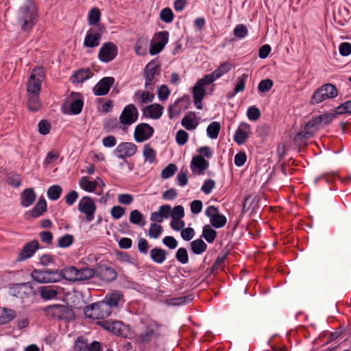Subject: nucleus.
Returning <instances> with one entry per match:
<instances>
[{"instance_id": "nucleus-1", "label": "nucleus", "mask_w": 351, "mask_h": 351, "mask_svg": "<svg viewBox=\"0 0 351 351\" xmlns=\"http://www.w3.org/2000/svg\"><path fill=\"white\" fill-rule=\"evenodd\" d=\"M38 12L33 0H26L18 11V23L25 32H30L38 21Z\"/></svg>"}, {"instance_id": "nucleus-2", "label": "nucleus", "mask_w": 351, "mask_h": 351, "mask_svg": "<svg viewBox=\"0 0 351 351\" xmlns=\"http://www.w3.org/2000/svg\"><path fill=\"white\" fill-rule=\"evenodd\" d=\"M160 327V325L156 321H149L145 324L144 329L140 334L134 335V343L139 347L145 348L152 341H157L160 337V333L158 332Z\"/></svg>"}, {"instance_id": "nucleus-3", "label": "nucleus", "mask_w": 351, "mask_h": 351, "mask_svg": "<svg viewBox=\"0 0 351 351\" xmlns=\"http://www.w3.org/2000/svg\"><path fill=\"white\" fill-rule=\"evenodd\" d=\"M43 311L47 317L51 319L68 322L75 319V313L71 306L56 304L45 306Z\"/></svg>"}, {"instance_id": "nucleus-4", "label": "nucleus", "mask_w": 351, "mask_h": 351, "mask_svg": "<svg viewBox=\"0 0 351 351\" xmlns=\"http://www.w3.org/2000/svg\"><path fill=\"white\" fill-rule=\"evenodd\" d=\"M71 101L65 99L61 105L62 112L64 114L77 115L82 111L84 106V97L81 93L71 92L70 94Z\"/></svg>"}, {"instance_id": "nucleus-5", "label": "nucleus", "mask_w": 351, "mask_h": 351, "mask_svg": "<svg viewBox=\"0 0 351 351\" xmlns=\"http://www.w3.org/2000/svg\"><path fill=\"white\" fill-rule=\"evenodd\" d=\"M338 93V89L333 84H324L317 88L313 93L309 100V104L313 106L328 99H334L337 97Z\"/></svg>"}, {"instance_id": "nucleus-6", "label": "nucleus", "mask_w": 351, "mask_h": 351, "mask_svg": "<svg viewBox=\"0 0 351 351\" xmlns=\"http://www.w3.org/2000/svg\"><path fill=\"white\" fill-rule=\"evenodd\" d=\"M108 260H102L97 263L94 267L95 277L105 282H112L117 278V271L110 265Z\"/></svg>"}, {"instance_id": "nucleus-7", "label": "nucleus", "mask_w": 351, "mask_h": 351, "mask_svg": "<svg viewBox=\"0 0 351 351\" xmlns=\"http://www.w3.org/2000/svg\"><path fill=\"white\" fill-rule=\"evenodd\" d=\"M169 33L168 31H160L154 34L150 42L149 53L151 56L159 54L169 42Z\"/></svg>"}, {"instance_id": "nucleus-8", "label": "nucleus", "mask_w": 351, "mask_h": 351, "mask_svg": "<svg viewBox=\"0 0 351 351\" xmlns=\"http://www.w3.org/2000/svg\"><path fill=\"white\" fill-rule=\"evenodd\" d=\"M45 77V71L43 66H37L33 69L29 79L27 86L28 93L39 94L41 89V80L39 77Z\"/></svg>"}, {"instance_id": "nucleus-9", "label": "nucleus", "mask_w": 351, "mask_h": 351, "mask_svg": "<svg viewBox=\"0 0 351 351\" xmlns=\"http://www.w3.org/2000/svg\"><path fill=\"white\" fill-rule=\"evenodd\" d=\"M106 32L105 25L99 28L91 27L86 33L83 45L86 48H95L99 45L102 34Z\"/></svg>"}, {"instance_id": "nucleus-10", "label": "nucleus", "mask_w": 351, "mask_h": 351, "mask_svg": "<svg viewBox=\"0 0 351 351\" xmlns=\"http://www.w3.org/2000/svg\"><path fill=\"white\" fill-rule=\"evenodd\" d=\"M77 209L81 213L85 215L86 221L90 222L94 219L97 206L93 198L84 196L79 202Z\"/></svg>"}, {"instance_id": "nucleus-11", "label": "nucleus", "mask_w": 351, "mask_h": 351, "mask_svg": "<svg viewBox=\"0 0 351 351\" xmlns=\"http://www.w3.org/2000/svg\"><path fill=\"white\" fill-rule=\"evenodd\" d=\"M191 104V97L184 95L179 97L173 104L168 107V115L170 119L178 116L181 112L186 110Z\"/></svg>"}, {"instance_id": "nucleus-12", "label": "nucleus", "mask_w": 351, "mask_h": 351, "mask_svg": "<svg viewBox=\"0 0 351 351\" xmlns=\"http://www.w3.org/2000/svg\"><path fill=\"white\" fill-rule=\"evenodd\" d=\"M138 117V112L134 104L127 105L123 110L120 117L119 122L123 125V130L136 122Z\"/></svg>"}, {"instance_id": "nucleus-13", "label": "nucleus", "mask_w": 351, "mask_h": 351, "mask_svg": "<svg viewBox=\"0 0 351 351\" xmlns=\"http://www.w3.org/2000/svg\"><path fill=\"white\" fill-rule=\"evenodd\" d=\"M205 215L210 218L211 226L214 228H223L227 223L226 216L220 213L218 207L215 206H209L205 211Z\"/></svg>"}, {"instance_id": "nucleus-14", "label": "nucleus", "mask_w": 351, "mask_h": 351, "mask_svg": "<svg viewBox=\"0 0 351 351\" xmlns=\"http://www.w3.org/2000/svg\"><path fill=\"white\" fill-rule=\"evenodd\" d=\"M118 54V47L112 42L104 43L99 49L98 59L104 63L112 61Z\"/></svg>"}, {"instance_id": "nucleus-15", "label": "nucleus", "mask_w": 351, "mask_h": 351, "mask_svg": "<svg viewBox=\"0 0 351 351\" xmlns=\"http://www.w3.org/2000/svg\"><path fill=\"white\" fill-rule=\"evenodd\" d=\"M154 133V129L147 123L138 124L134 132V138L137 143H142L149 139Z\"/></svg>"}, {"instance_id": "nucleus-16", "label": "nucleus", "mask_w": 351, "mask_h": 351, "mask_svg": "<svg viewBox=\"0 0 351 351\" xmlns=\"http://www.w3.org/2000/svg\"><path fill=\"white\" fill-rule=\"evenodd\" d=\"M39 242L36 239H34L24 245L20 252L19 253L16 261L21 262L32 258L36 252L42 248Z\"/></svg>"}, {"instance_id": "nucleus-17", "label": "nucleus", "mask_w": 351, "mask_h": 351, "mask_svg": "<svg viewBox=\"0 0 351 351\" xmlns=\"http://www.w3.org/2000/svg\"><path fill=\"white\" fill-rule=\"evenodd\" d=\"M161 63L158 58L152 60L149 62L144 69V75L145 78V86L148 85V83L153 82L155 76L160 75Z\"/></svg>"}, {"instance_id": "nucleus-18", "label": "nucleus", "mask_w": 351, "mask_h": 351, "mask_svg": "<svg viewBox=\"0 0 351 351\" xmlns=\"http://www.w3.org/2000/svg\"><path fill=\"white\" fill-rule=\"evenodd\" d=\"M47 210V202L43 196H40L32 210H27L24 214L27 221L38 218L42 216Z\"/></svg>"}, {"instance_id": "nucleus-19", "label": "nucleus", "mask_w": 351, "mask_h": 351, "mask_svg": "<svg viewBox=\"0 0 351 351\" xmlns=\"http://www.w3.org/2000/svg\"><path fill=\"white\" fill-rule=\"evenodd\" d=\"M136 152L137 146L134 143L123 142L117 147L114 154L119 158L125 159L134 156Z\"/></svg>"}, {"instance_id": "nucleus-20", "label": "nucleus", "mask_w": 351, "mask_h": 351, "mask_svg": "<svg viewBox=\"0 0 351 351\" xmlns=\"http://www.w3.org/2000/svg\"><path fill=\"white\" fill-rule=\"evenodd\" d=\"M113 77H104L101 78L93 87V92L96 96L106 95L114 83Z\"/></svg>"}, {"instance_id": "nucleus-21", "label": "nucleus", "mask_w": 351, "mask_h": 351, "mask_svg": "<svg viewBox=\"0 0 351 351\" xmlns=\"http://www.w3.org/2000/svg\"><path fill=\"white\" fill-rule=\"evenodd\" d=\"M164 107L159 104H152L144 107L142 110L143 117L158 119L161 117Z\"/></svg>"}, {"instance_id": "nucleus-22", "label": "nucleus", "mask_w": 351, "mask_h": 351, "mask_svg": "<svg viewBox=\"0 0 351 351\" xmlns=\"http://www.w3.org/2000/svg\"><path fill=\"white\" fill-rule=\"evenodd\" d=\"M250 133V124L245 122H241L235 132L234 136V142L239 145L244 144L248 138L249 134Z\"/></svg>"}, {"instance_id": "nucleus-23", "label": "nucleus", "mask_w": 351, "mask_h": 351, "mask_svg": "<svg viewBox=\"0 0 351 351\" xmlns=\"http://www.w3.org/2000/svg\"><path fill=\"white\" fill-rule=\"evenodd\" d=\"M209 162L202 156H194L191 161L190 167L193 173L203 174L208 168Z\"/></svg>"}, {"instance_id": "nucleus-24", "label": "nucleus", "mask_w": 351, "mask_h": 351, "mask_svg": "<svg viewBox=\"0 0 351 351\" xmlns=\"http://www.w3.org/2000/svg\"><path fill=\"white\" fill-rule=\"evenodd\" d=\"M232 249V247H230V244H228L226 245V247L223 249V252H225L224 254L222 256H218L216 260L215 261L214 263L213 264L212 267H208L205 271V277L202 280V282L206 280V278H209L215 270H217L220 264H221L228 254H230V250Z\"/></svg>"}, {"instance_id": "nucleus-25", "label": "nucleus", "mask_w": 351, "mask_h": 351, "mask_svg": "<svg viewBox=\"0 0 351 351\" xmlns=\"http://www.w3.org/2000/svg\"><path fill=\"white\" fill-rule=\"evenodd\" d=\"M49 269H34L31 273L32 280L40 284L53 283L55 279H49L48 274H51Z\"/></svg>"}, {"instance_id": "nucleus-26", "label": "nucleus", "mask_w": 351, "mask_h": 351, "mask_svg": "<svg viewBox=\"0 0 351 351\" xmlns=\"http://www.w3.org/2000/svg\"><path fill=\"white\" fill-rule=\"evenodd\" d=\"M182 125L189 131L194 130L199 125V120L195 112L189 111L181 121Z\"/></svg>"}, {"instance_id": "nucleus-27", "label": "nucleus", "mask_w": 351, "mask_h": 351, "mask_svg": "<svg viewBox=\"0 0 351 351\" xmlns=\"http://www.w3.org/2000/svg\"><path fill=\"white\" fill-rule=\"evenodd\" d=\"M21 205L23 207L32 206L36 199V193L34 188H26L20 194Z\"/></svg>"}, {"instance_id": "nucleus-28", "label": "nucleus", "mask_w": 351, "mask_h": 351, "mask_svg": "<svg viewBox=\"0 0 351 351\" xmlns=\"http://www.w3.org/2000/svg\"><path fill=\"white\" fill-rule=\"evenodd\" d=\"M168 252L160 247H155L149 251V256L153 263L162 264L167 259Z\"/></svg>"}, {"instance_id": "nucleus-29", "label": "nucleus", "mask_w": 351, "mask_h": 351, "mask_svg": "<svg viewBox=\"0 0 351 351\" xmlns=\"http://www.w3.org/2000/svg\"><path fill=\"white\" fill-rule=\"evenodd\" d=\"M101 15L100 10L98 8H92L88 14L87 20L88 25L93 26L95 28H99L100 25H104L103 23H100Z\"/></svg>"}, {"instance_id": "nucleus-30", "label": "nucleus", "mask_w": 351, "mask_h": 351, "mask_svg": "<svg viewBox=\"0 0 351 351\" xmlns=\"http://www.w3.org/2000/svg\"><path fill=\"white\" fill-rule=\"evenodd\" d=\"M39 295L43 300L47 301L56 298L58 292L51 286H40L38 288Z\"/></svg>"}, {"instance_id": "nucleus-31", "label": "nucleus", "mask_w": 351, "mask_h": 351, "mask_svg": "<svg viewBox=\"0 0 351 351\" xmlns=\"http://www.w3.org/2000/svg\"><path fill=\"white\" fill-rule=\"evenodd\" d=\"M112 313V308L104 300L98 302L97 312L95 319H103L108 317Z\"/></svg>"}, {"instance_id": "nucleus-32", "label": "nucleus", "mask_w": 351, "mask_h": 351, "mask_svg": "<svg viewBox=\"0 0 351 351\" xmlns=\"http://www.w3.org/2000/svg\"><path fill=\"white\" fill-rule=\"evenodd\" d=\"M207 247V244L202 239L201 237L190 243V250L193 254L196 255L203 254L206 251Z\"/></svg>"}, {"instance_id": "nucleus-33", "label": "nucleus", "mask_w": 351, "mask_h": 351, "mask_svg": "<svg viewBox=\"0 0 351 351\" xmlns=\"http://www.w3.org/2000/svg\"><path fill=\"white\" fill-rule=\"evenodd\" d=\"M62 279L72 282H78V269L76 267H67L62 269Z\"/></svg>"}, {"instance_id": "nucleus-34", "label": "nucleus", "mask_w": 351, "mask_h": 351, "mask_svg": "<svg viewBox=\"0 0 351 351\" xmlns=\"http://www.w3.org/2000/svg\"><path fill=\"white\" fill-rule=\"evenodd\" d=\"M122 298H123V294L120 291L117 290L107 293L104 301L112 308L118 306L119 302Z\"/></svg>"}, {"instance_id": "nucleus-35", "label": "nucleus", "mask_w": 351, "mask_h": 351, "mask_svg": "<svg viewBox=\"0 0 351 351\" xmlns=\"http://www.w3.org/2000/svg\"><path fill=\"white\" fill-rule=\"evenodd\" d=\"M149 43V39L147 37H139L134 45V50L138 56H145L147 53V47Z\"/></svg>"}, {"instance_id": "nucleus-36", "label": "nucleus", "mask_w": 351, "mask_h": 351, "mask_svg": "<svg viewBox=\"0 0 351 351\" xmlns=\"http://www.w3.org/2000/svg\"><path fill=\"white\" fill-rule=\"evenodd\" d=\"M79 184L80 187L85 191L93 193L94 192L98 185L96 180H90L88 176H83L80 180Z\"/></svg>"}, {"instance_id": "nucleus-37", "label": "nucleus", "mask_w": 351, "mask_h": 351, "mask_svg": "<svg viewBox=\"0 0 351 351\" xmlns=\"http://www.w3.org/2000/svg\"><path fill=\"white\" fill-rule=\"evenodd\" d=\"M213 76L210 74H208L204 75L202 78L197 80L195 84L192 87L195 90L206 93V90L205 88L206 86L210 85L214 82Z\"/></svg>"}, {"instance_id": "nucleus-38", "label": "nucleus", "mask_w": 351, "mask_h": 351, "mask_svg": "<svg viewBox=\"0 0 351 351\" xmlns=\"http://www.w3.org/2000/svg\"><path fill=\"white\" fill-rule=\"evenodd\" d=\"M129 220L131 223L140 227L144 226L146 223L144 215L136 209L130 212Z\"/></svg>"}, {"instance_id": "nucleus-39", "label": "nucleus", "mask_w": 351, "mask_h": 351, "mask_svg": "<svg viewBox=\"0 0 351 351\" xmlns=\"http://www.w3.org/2000/svg\"><path fill=\"white\" fill-rule=\"evenodd\" d=\"M217 237V231L209 225L203 227L201 238H204L208 243H213Z\"/></svg>"}, {"instance_id": "nucleus-40", "label": "nucleus", "mask_w": 351, "mask_h": 351, "mask_svg": "<svg viewBox=\"0 0 351 351\" xmlns=\"http://www.w3.org/2000/svg\"><path fill=\"white\" fill-rule=\"evenodd\" d=\"M1 325L6 324L16 317V312L10 308L4 307L0 313Z\"/></svg>"}, {"instance_id": "nucleus-41", "label": "nucleus", "mask_w": 351, "mask_h": 351, "mask_svg": "<svg viewBox=\"0 0 351 351\" xmlns=\"http://www.w3.org/2000/svg\"><path fill=\"white\" fill-rule=\"evenodd\" d=\"M294 145L297 147L298 152L301 153L304 149L308 145L306 138L304 136L301 132H298L293 136Z\"/></svg>"}, {"instance_id": "nucleus-42", "label": "nucleus", "mask_w": 351, "mask_h": 351, "mask_svg": "<svg viewBox=\"0 0 351 351\" xmlns=\"http://www.w3.org/2000/svg\"><path fill=\"white\" fill-rule=\"evenodd\" d=\"M27 286H29L30 289H32V284L30 282L10 284L9 288L10 290H12V295L19 298L22 297L23 294L25 293V291H22L23 288Z\"/></svg>"}, {"instance_id": "nucleus-43", "label": "nucleus", "mask_w": 351, "mask_h": 351, "mask_svg": "<svg viewBox=\"0 0 351 351\" xmlns=\"http://www.w3.org/2000/svg\"><path fill=\"white\" fill-rule=\"evenodd\" d=\"M139 97V103L143 105L153 101L154 99V94L150 91H136L134 94V97Z\"/></svg>"}, {"instance_id": "nucleus-44", "label": "nucleus", "mask_w": 351, "mask_h": 351, "mask_svg": "<svg viewBox=\"0 0 351 351\" xmlns=\"http://www.w3.org/2000/svg\"><path fill=\"white\" fill-rule=\"evenodd\" d=\"M62 193V188L58 184H53L49 187L47 195L50 200H58Z\"/></svg>"}, {"instance_id": "nucleus-45", "label": "nucleus", "mask_w": 351, "mask_h": 351, "mask_svg": "<svg viewBox=\"0 0 351 351\" xmlns=\"http://www.w3.org/2000/svg\"><path fill=\"white\" fill-rule=\"evenodd\" d=\"M143 155L145 160L149 164L156 162V152L149 144H145L143 147Z\"/></svg>"}, {"instance_id": "nucleus-46", "label": "nucleus", "mask_w": 351, "mask_h": 351, "mask_svg": "<svg viewBox=\"0 0 351 351\" xmlns=\"http://www.w3.org/2000/svg\"><path fill=\"white\" fill-rule=\"evenodd\" d=\"M77 278L78 281H84L95 277V273L94 267H84L78 269Z\"/></svg>"}, {"instance_id": "nucleus-47", "label": "nucleus", "mask_w": 351, "mask_h": 351, "mask_svg": "<svg viewBox=\"0 0 351 351\" xmlns=\"http://www.w3.org/2000/svg\"><path fill=\"white\" fill-rule=\"evenodd\" d=\"M28 97L27 106L28 109L32 112H37L40 108V102L39 101L38 95L36 93H30Z\"/></svg>"}, {"instance_id": "nucleus-48", "label": "nucleus", "mask_w": 351, "mask_h": 351, "mask_svg": "<svg viewBox=\"0 0 351 351\" xmlns=\"http://www.w3.org/2000/svg\"><path fill=\"white\" fill-rule=\"evenodd\" d=\"M221 130V125L217 121L210 123L206 129L207 136L211 139L217 138Z\"/></svg>"}, {"instance_id": "nucleus-49", "label": "nucleus", "mask_w": 351, "mask_h": 351, "mask_svg": "<svg viewBox=\"0 0 351 351\" xmlns=\"http://www.w3.org/2000/svg\"><path fill=\"white\" fill-rule=\"evenodd\" d=\"M163 232V228L161 225L156 223H152L148 230V236L153 239H157Z\"/></svg>"}, {"instance_id": "nucleus-50", "label": "nucleus", "mask_w": 351, "mask_h": 351, "mask_svg": "<svg viewBox=\"0 0 351 351\" xmlns=\"http://www.w3.org/2000/svg\"><path fill=\"white\" fill-rule=\"evenodd\" d=\"M89 78H90V75H84V71L83 70V69H80L73 73V74L71 76L69 80L73 84H77L80 82H83Z\"/></svg>"}, {"instance_id": "nucleus-51", "label": "nucleus", "mask_w": 351, "mask_h": 351, "mask_svg": "<svg viewBox=\"0 0 351 351\" xmlns=\"http://www.w3.org/2000/svg\"><path fill=\"white\" fill-rule=\"evenodd\" d=\"M74 241L73 235L65 234L58 239L57 246L60 248H66L70 247L73 243Z\"/></svg>"}, {"instance_id": "nucleus-52", "label": "nucleus", "mask_w": 351, "mask_h": 351, "mask_svg": "<svg viewBox=\"0 0 351 351\" xmlns=\"http://www.w3.org/2000/svg\"><path fill=\"white\" fill-rule=\"evenodd\" d=\"M193 97V101L195 107L201 110L203 108L202 101L204 98V97L206 95V93H204L197 90H195L194 88H191Z\"/></svg>"}, {"instance_id": "nucleus-53", "label": "nucleus", "mask_w": 351, "mask_h": 351, "mask_svg": "<svg viewBox=\"0 0 351 351\" xmlns=\"http://www.w3.org/2000/svg\"><path fill=\"white\" fill-rule=\"evenodd\" d=\"M112 326L111 327V332L118 337H121L124 338H130L128 337V335L124 332V330L122 328L123 326H125L123 323L121 321H114Z\"/></svg>"}, {"instance_id": "nucleus-54", "label": "nucleus", "mask_w": 351, "mask_h": 351, "mask_svg": "<svg viewBox=\"0 0 351 351\" xmlns=\"http://www.w3.org/2000/svg\"><path fill=\"white\" fill-rule=\"evenodd\" d=\"M88 339L83 335L79 336L75 341L73 350L75 351H87Z\"/></svg>"}, {"instance_id": "nucleus-55", "label": "nucleus", "mask_w": 351, "mask_h": 351, "mask_svg": "<svg viewBox=\"0 0 351 351\" xmlns=\"http://www.w3.org/2000/svg\"><path fill=\"white\" fill-rule=\"evenodd\" d=\"M177 171L178 167L176 165L170 163L161 171L160 177L165 180L169 179L173 176Z\"/></svg>"}, {"instance_id": "nucleus-56", "label": "nucleus", "mask_w": 351, "mask_h": 351, "mask_svg": "<svg viewBox=\"0 0 351 351\" xmlns=\"http://www.w3.org/2000/svg\"><path fill=\"white\" fill-rule=\"evenodd\" d=\"M338 115L336 112L333 111V113L327 112L317 116V119H319V125L321 128H323L326 125L330 124L332 120Z\"/></svg>"}, {"instance_id": "nucleus-57", "label": "nucleus", "mask_w": 351, "mask_h": 351, "mask_svg": "<svg viewBox=\"0 0 351 351\" xmlns=\"http://www.w3.org/2000/svg\"><path fill=\"white\" fill-rule=\"evenodd\" d=\"M334 112L338 115L344 114H351V100L346 101L334 108Z\"/></svg>"}, {"instance_id": "nucleus-58", "label": "nucleus", "mask_w": 351, "mask_h": 351, "mask_svg": "<svg viewBox=\"0 0 351 351\" xmlns=\"http://www.w3.org/2000/svg\"><path fill=\"white\" fill-rule=\"evenodd\" d=\"M98 302L86 306L83 310L86 317L95 319V314L97 312Z\"/></svg>"}, {"instance_id": "nucleus-59", "label": "nucleus", "mask_w": 351, "mask_h": 351, "mask_svg": "<svg viewBox=\"0 0 351 351\" xmlns=\"http://www.w3.org/2000/svg\"><path fill=\"white\" fill-rule=\"evenodd\" d=\"M175 258L181 264H186L189 262V254L185 247H180L177 250Z\"/></svg>"}, {"instance_id": "nucleus-60", "label": "nucleus", "mask_w": 351, "mask_h": 351, "mask_svg": "<svg viewBox=\"0 0 351 351\" xmlns=\"http://www.w3.org/2000/svg\"><path fill=\"white\" fill-rule=\"evenodd\" d=\"M174 18V14L171 8L167 7L160 11V19L166 23H170L173 21Z\"/></svg>"}, {"instance_id": "nucleus-61", "label": "nucleus", "mask_w": 351, "mask_h": 351, "mask_svg": "<svg viewBox=\"0 0 351 351\" xmlns=\"http://www.w3.org/2000/svg\"><path fill=\"white\" fill-rule=\"evenodd\" d=\"M119 128V122L117 117L107 119L103 125V129L106 132H111Z\"/></svg>"}, {"instance_id": "nucleus-62", "label": "nucleus", "mask_w": 351, "mask_h": 351, "mask_svg": "<svg viewBox=\"0 0 351 351\" xmlns=\"http://www.w3.org/2000/svg\"><path fill=\"white\" fill-rule=\"evenodd\" d=\"M274 86V82L271 79L262 80L258 85V90L260 93L269 92Z\"/></svg>"}, {"instance_id": "nucleus-63", "label": "nucleus", "mask_w": 351, "mask_h": 351, "mask_svg": "<svg viewBox=\"0 0 351 351\" xmlns=\"http://www.w3.org/2000/svg\"><path fill=\"white\" fill-rule=\"evenodd\" d=\"M261 116V110L256 106H252L247 110V118L252 121H256L260 119Z\"/></svg>"}, {"instance_id": "nucleus-64", "label": "nucleus", "mask_w": 351, "mask_h": 351, "mask_svg": "<svg viewBox=\"0 0 351 351\" xmlns=\"http://www.w3.org/2000/svg\"><path fill=\"white\" fill-rule=\"evenodd\" d=\"M189 137V135L187 132L180 129L176 134V142L178 145L183 146L187 143Z\"/></svg>"}]
</instances>
